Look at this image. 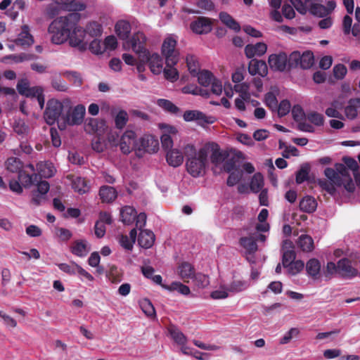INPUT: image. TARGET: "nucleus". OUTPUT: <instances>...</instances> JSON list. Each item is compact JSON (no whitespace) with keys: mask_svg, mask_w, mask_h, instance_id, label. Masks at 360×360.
I'll return each mask as SVG.
<instances>
[{"mask_svg":"<svg viewBox=\"0 0 360 360\" xmlns=\"http://www.w3.org/2000/svg\"><path fill=\"white\" fill-rule=\"evenodd\" d=\"M70 98H65L63 101H59L56 98L49 99L47 101L44 112V119L46 123L50 126L57 123L59 127V122L63 116L65 108H70Z\"/></svg>","mask_w":360,"mask_h":360,"instance_id":"f257e3e1","label":"nucleus"},{"mask_svg":"<svg viewBox=\"0 0 360 360\" xmlns=\"http://www.w3.org/2000/svg\"><path fill=\"white\" fill-rule=\"evenodd\" d=\"M86 113L85 107L79 104L74 108L70 101V108H65L63 116L59 122V129L64 130L68 126L79 125L82 123Z\"/></svg>","mask_w":360,"mask_h":360,"instance_id":"f03ea898","label":"nucleus"},{"mask_svg":"<svg viewBox=\"0 0 360 360\" xmlns=\"http://www.w3.org/2000/svg\"><path fill=\"white\" fill-rule=\"evenodd\" d=\"M208 153H210V161L215 167L224 164L231 154L232 150H221L219 146L214 142L208 143L200 148V154L207 159Z\"/></svg>","mask_w":360,"mask_h":360,"instance_id":"7ed1b4c3","label":"nucleus"},{"mask_svg":"<svg viewBox=\"0 0 360 360\" xmlns=\"http://www.w3.org/2000/svg\"><path fill=\"white\" fill-rule=\"evenodd\" d=\"M177 37L168 34L163 41L161 53L165 58L167 66H174L179 60V51L176 49Z\"/></svg>","mask_w":360,"mask_h":360,"instance_id":"20e7f679","label":"nucleus"},{"mask_svg":"<svg viewBox=\"0 0 360 360\" xmlns=\"http://www.w3.org/2000/svg\"><path fill=\"white\" fill-rule=\"evenodd\" d=\"M195 76L198 77V83L204 86H211L210 94L212 93L217 96L222 93L223 86L221 82L214 77L212 73L206 70L199 71Z\"/></svg>","mask_w":360,"mask_h":360,"instance_id":"39448f33","label":"nucleus"},{"mask_svg":"<svg viewBox=\"0 0 360 360\" xmlns=\"http://www.w3.org/2000/svg\"><path fill=\"white\" fill-rule=\"evenodd\" d=\"M70 37L69 44L71 46L77 48L80 51H84L87 48V39L86 31L79 24L69 27Z\"/></svg>","mask_w":360,"mask_h":360,"instance_id":"423d86ee","label":"nucleus"},{"mask_svg":"<svg viewBox=\"0 0 360 360\" xmlns=\"http://www.w3.org/2000/svg\"><path fill=\"white\" fill-rule=\"evenodd\" d=\"M77 24H49V32L51 34V41L56 44H61L69 39L70 25Z\"/></svg>","mask_w":360,"mask_h":360,"instance_id":"0eeeda50","label":"nucleus"},{"mask_svg":"<svg viewBox=\"0 0 360 360\" xmlns=\"http://www.w3.org/2000/svg\"><path fill=\"white\" fill-rule=\"evenodd\" d=\"M207 163L206 158L200 154V149L198 151L197 157H191L187 159L186 169L188 172L193 177L202 176L205 171Z\"/></svg>","mask_w":360,"mask_h":360,"instance_id":"6e6552de","label":"nucleus"},{"mask_svg":"<svg viewBox=\"0 0 360 360\" xmlns=\"http://www.w3.org/2000/svg\"><path fill=\"white\" fill-rule=\"evenodd\" d=\"M139 60L148 63L150 71L154 75H159L163 70V60L158 53H150L148 50L142 51Z\"/></svg>","mask_w":360,"mask_h":360,"instance_id":"1a4fd4ad","label":"nucleus"},{"mask_svg":"<svg viewBox=\"0 0 360 360\" xmlns=\"http://www.w3.org/2000/svg\"><path fill=\"white\" fill-rule=\"evenodd\" d=\"M248 236L241 237L240 245L245 250L246 253L253 254L258 248L257 242H265L266 237L263 233H252L248 230Z\"/></svg>","mask_w":360,"mask_h":360,"instance_id":"9d476101","label":"nucleus"},{"mask_svg":"<svg viewBox=\"0 0 360 360\" xmlns=\"http://www.w3.org/2000/svg\"><path fill=\"white\" fill-rule=\"evenodd\" d=\"M158 148L159 141L158 139L152 135H144L137 143V151L136 153L138 156L141 155L142 151L154 153L158 150Z\"/></svg>","mask_w":360,"mask_h":360,"instance_id":"9b49d317","label":"nucleus"},{"mask_svg":"<svg viewBox=\"0 0 360 360\" xmlns=\"http://www.w3.org/2000/svg\"><path fill=\"white\" fill-rule=\"evenodd\" d=\"M336 7L335 1H328L326 6L315 3L311 0L309 13L317 18H325L330 15Z\"/></svg>","mask_w":360,"mask_h":360,"instance_id":"f8f14e48","label":"nucleus"},{"mask_svg":"<svg viewBox=\"0 0 360 360\" xmlns=\"http://www.w3.org/2000/svg\"><path fill=\"white\" fill-rule=\"evenodd\" d=\"M18 179L25 188H30L37 181V174L34 173V167L32 164H27L18 174Z\"/></svg>","mask_w":360,"mask_h":360,"instance_id":"ddd939ff","label":"nucleus"},{"mask_svg":"<svg viewBox=\"0 0 360 360\" xmlns=\"http://www.w3.org/2000/svg\"><path fill=\"white\" fill-rule=\"evenodd\" d=\"M136 134L131 130L126 131L120 138V148L124 154L130 153L132 150L137 151V143H136Z\"/></svg>","mask_w":360,"mask_h":360,"instance_id":"4468645a","label":"nucleus"},{"mask_svg":"<svg viewBox=\"0 0 360 360\" xmlns=\"http://www.w3.org/2000/svg\"><path fill=\"white\" fill-rule=\"evenodd\" d=\"M17 90L18 93L27 98H37L44 93V89L39 86L30 87L27 79H21L17 84Z\"/></svg>","mask_w":360,"mask_h":360,"instance_id":"2eb2a0df","label":"nucleus"},{"mask_svg":"<svg viewBox=\"0 0 360 360\" xmlns=\"http://www.w3.org/2000/svg\"><path fill=\"white\" fill-rule=\"evenodd\" d=\"M268 63L272 70L283 72L288 65V56L283 52L271 54Z\"/></svg>","mask_w":360,"mask_h":360,"instance_id":"dca6fc26","label":"nucleus"},{"mask_svg":"<svg viewBox=\"0 0 360 360\" xmlns=\"http://www.w3.org/2000/svg\"><path fill=\"white\" fill-rule=\"evenodd\" d=\"M52 1L65 11H83L86 8L84 3L77 0H52Z\"/></svg>","mask_w":360,"mask_h":360,"instance_id":"f3484780","label":"nucleus"},{"mask_svg":"<svg viewBox=\"0 0 360 360\" xmlns=\"http://www.w3.org/2000/svg\"><path fill=\"white\" fill-rule=\"evenodd\" d=\"M338 271L345 278H351L358 274L357 270L354 268L350 261L347 258L341 259L338 262Z\"/></svg>","mask_w":360,"mask_h":360,"instance_id":"a211bd4d","label":"nucleus"},{"mask_svg":"<svg viewBox=\"0 0 360 360\" xmlns=\"http://www.w3.org/2000/svg\"><path fill=\"white\" fill-rule=\"evenodd\" d=\"M37 58V56L33 53H21L20 54H11L1 58V61L4 63L13 64L36 60Z\"/></svg>","mask_w":360,"mask_h":360,"instance_id":"6ab92c4d","label":"nucleus"},{"mask_svg":"<svg viewBox=\"0 0 360 360\" xmlns=\"http://www.w3.org/2000/svg\"><path fill=\"white\" fill-rule=\"evenodd\" d=\"M248 72L252 75L265 77L268 74L266 63L263 60L252 59L249 63Z\"/></svg>","mask_w":360,"mask_h":360,"instance_id":"aec40b11","label":"nucleus"},{"mask_svg":"<svg viewBox=\"0 0 360 360\" xmlns=\"http://www.w3.org/2000/svg\"><path fill=\"white\" fill-rule=\"evenodd\" d=\"M146 41V37L143 32H138L134 33L130 41L131 48L133 51L138 55L139 57L142 51H148L147 49L145 48V42Z\"/></svg>","mask_w":360,"mask_h":360,"instance_id":"412c9836","label":"nucleus"},{"mask_svg":"<svg viewBox=\"0 0 360 360\" xmlns=\"http://www.w3.org/2000/svg\"><path fill=\"white\" fill-rule=\"evenodd\" d=\"M186 122L196 121L198 123H212V117H207L203 112L198 110H186L183 115Z\"/></svg>","mask_w":360,"mask_h":360,"instance_id":"4be33fe9","label":"nucleus"},{"mask_svg":"<svg viewBox=\"0 0 360 360\" xmlns=\"http://www.w3.org/2000/svg\"><path fill=\"white\" fill-rule=\"evenodd\" d=\"M267 46L264 43L258 42L255 45L248 44L245 48V53L248 58L255 56H261L266 53Z\"/></svg>","mask_w":360,"mask_h":360,"instance_id":"5701e85b","label":"nucleus"},{"mask_svg":"<svg viewBox=\"0 0 360 360\" xmlns=\"http://www.w3.org/2000/svg\"><path fill=\"white\" fill-rule=\"evenodd\" d=\"M90 250V246L85 240H77L73 243L71 247L72 253L79 257H86Z\"/></svg>","mask_w":360,"mask_h":360,"instance_id":"b1692460","label":"nucleus"},{"mask_svg":"<svg viewBox=\"0 0 360 360\" xmlns=\"http://www.w3.org/2000/svg\"><path fill=\"white\" fill-rule=\"evenodd\" d=\"M155 238L153 231L148 229L141 230L139 235L138 243L141 248L148 249L153 246Z\"/></svg>","mask_w":360,"mask_h":360,"instance_id":"393cba45","label":"nucleus"},{"mask_svg":"<svg viewBox=\"0 0 360 360\" xmlns=\"http://www.w3.org/2000/svg\"><path fill=\"white\" fill-rule=\"evenodd\" d=\"M167 162L173 167L180 166L184 162V155L181 150L176 148L169 150L166 155Z\"/></svg>","mask_w":360,"mask_h":360,"instance_id":"a878e982","label":"nucleus"},{"mask_svg":"<svg viewBox=\"0 0 360 360\" xmlns=\"http://www.w3.org/2000/svg\"><path fill=\"white\" fill-rule=\"evenodd\" d=\"M15 42L17 45L22 46H30L34 43V39L32 35L30 33L28 25H24L22 27L21 32L19 33Z\"/></svg>","mask_w":360,"mask_h":360,"instance_id":"bb28decb","label":"nucleus"},{"mask_svg":"<svg viewBox=\"0 0 360 360\" xmlns=\"http://www.w3.org/2000/svg\"><path fill=\"white\" fill-rule=\"evenodd\" d=\"M39 175L43 178H50L55 174L56 169L53 165L49 162H39L37 165Z\"/></svg>","mask_w":360,"mask_h":360,"instance_id":"cd10ccee","label":"nucleus"},{"mask_svg":"<svg viewBox=\"0 0 360 360\" xmlns=\"http://www.w3.org/2000/svg\"><path fill=\"white\" fill-rule=\"evenodd\" d=\"M100 198L103 202H111L117 196V192L114 187L103 186L99 190Z\"/></svg>","mask_w":360,"mask_h":360,"instance_id":"c85d7f7f","label":"nucleus"},{"mask_svg":"<svg viewBox=\"0 0 360 360\" xmlns=\"http://www.w3.org/2000/svg\"><path fill=\"white\" fill-rule=\"evenodd\" d=\"M165 129L167 133H164L160 137L162 146L165 150H171L173 146V140L170 134H175L177 131L174 127L172 126H165Z\"/></svg>","mask_w":360,"mask_h":360,"instance_id":"c756f323","label":"nucleus"},{"mask_svg":"<svg viewBox=\"0 0 360 360\" xmlns=\"http://www.w3.org/2000/svg\"><path fill=\"white\" fill-rule=\"evenodd\" d=\"M178 274L185 282L188 281L195 274L194 269L188 262H183L178 266Z\"/></svg>","mask_w":360,"mask_h":360,"instance_id":"7c9ffc66","label":"nucleus"},{"mask_svg":"<svg viewBox=\"0 0 360 360\" xmlns=\"http://www.w3.org/2000/svg\"><path fill=\"white\" fill-rule=\"evenodd\" d=\"M317 207L316 200L309 195L304 197L300 202V209L307 213L314 212Z\"/></svg>","mask_w":360,"mask_h":360,"instance_id":"2f4dec72","label":"nucleus"},{"mask_svg":"<svg viewBox=\"0 0 360 360\" xmlns=\"http://www.w3.org/2000/svg\"><path fill=\"white\" fill-rule=\"evenodd\" d=\"M168 332L171 337V338L174 340V342L179 345H184V343H187V338L186 336L180 330V329L176 326L172 325L168 328Z\"/></svg>","mask_w":360,"mask_h":360,"instance_id":"473e14b6","label":"nucleus"},{"mask_svg":"<svg viewBox=\"0 0 360 360\" xmlns=\"http://www.w3.org/2000/svg\"><path fill=\"white\" fill-rule=\"evenodd\" d=\"M321 267V263L316 259H311L306 264V271L307 274L314 279L318 278Z\"/></svg>","mask_w":360,"mask_h":360,"instance_id":"72a5a7b5","label":"nucleus"},{"mask_svg":"<svg viewBox=\"0 0 360 360\" xmlns=\"http://www.w3.org/2000/svg\"><path fill=\"white\" fill-rule=\"evenodd\" d=\"M120 215L124 224H130L135 219L136 211L131 206H125L121 210Z\"/></svg>","mask_w":360,"mask_h":360,"instance_id":"f704fd0d","label":"nucleus"},{"mask_svg":"<svg viewBox=\"0 0 360 360\" xmlns=\"http://www.w3.org/2000/svg\"><path fill=\"white\" fill-rule=\"evenodd\" d=\"M162 288L171 292L177 291L184 295H188L191 292V290L187 285L178 281L172 282L170 285H162Z\"/></svg>","mask_w":360,"mask_h":360,"instance_id":"c9c22d12","label":"nucleus"},{"mask_svg":"<svg viewBox=\"0 0 360 360\" xmlns=\"http://www.w3.org/2000/svg\"><path fill=\"white\" fill-rule=\"evenodd\" d=\"M72 188L75 192L79 194H84L89 191V187L87 186L84 178L80 176L75 177L72 180Z\"/></svg>","mask_w":360,"mask_h":360,"instance_id":"e433bc0d","label":"nucleus"},{"mask_svg":"<svg viewBox=\"0 0 360 360\" xmlns=\"http://www.w3.org/2000/svg\"><path fill=\"white\" fill-rule=\"evenodd\" d=\"M250 285V283L247 281L235 280L230 283L227 286L230 292L238 293L248 289Z\"/></svg>","mask_w":360,"mask_h":360,"instance_id":"4c0bfd02","label":"nucleus"},{"mask_svg":"<svg viewBox=\"0 0 360 360\" xmlns=\"http://www.w3.org/2000/svg\"><path fill=\"white\" fill-rule=\"evenodd\" d=\"M23 163L18 158H9L6 162V167L8 172L18 174L24 167Z\"/></svg>","mask_w":360,"mask_h":360,"instance_id":"58836bf2","label":"nucleus"},{"mask_svg":"<svg viewBox=\"0 0 360 360\" xmlns=\"http://www.w3.org/2000/svg\"><path fill=\"white\" fill-rule=\"evenodd\" d=\"M356 105H360V98L350 99L349 105L345 108V115L349 120H354L357 116L358 112Z\"/></svg>","mask_w":360,"mask_h":360,"instance_id":"ea45409f","label":"nucleus"},{"mask_svg":"<svg viewBox=\"0 0 360 360\" xmlns=\"http://www.w3.org/2000/svg\"><path fill=\"white\" fill-rule=\"evenodd\" d=\"M297 245L304 252H310L314 249V240L308 235H301L298 238Z\"/></svg>","mask_w":360,"mask_h":360,"instance_id":"a19ab883","label":"nucleus"},{"mask_svg":"<svg viewBox=\"0 0 360 360\" xmlns=\"http://www.w3.org/2000/svg\"><path fill=\"white\" fill-rule=\"evenodd\" d=\"M289 1L297 11L302 15L307 14L309 11L311 0H289Z\"/></svg>","mask_w":360,"mask_h":360,"instance_id":"79ce46f5","label":"nucleus"},{"mask_svg":"<svg viewBox=\"0 0 360 360\" xmlns=\"http://www.w3.org/2000/svg\"><path fill=\"white\" fill-rule=\"evenodd\" d=\"M264 186V177L259 172L255 173L250 181V189L254 193L259 192Z\"/></svg>","mask_w":360,"mask_h":360,"instance_id":"37998d69","label":"nucleus"},{"mask_svg":"<svg viewBox=\"0 0 360 360\" xmlns=\"http://www.w3.org/2000/svg\"><path fill=\"white\" fill-rule=\"evenodd\" d=\"M186 61L190 73L195 76V75L200 71L197 58L194 55L188 54L186 58Z\"/></svg>","mask_w":360,"mask_h":360,"instance_id":"c03bdc74","label":"nucleus"},{"mask_svg":"<svg viewBox=\"0 0 360 360\" xmlns=\"http://www.w3.org/2000/svg\"><path fill=\"white\" fill-rule=\"evenodd\" d=\"M185 94H191L193 95H200L202 97L207 98L210 96V91L208 89H203L196 86H188L183 89Z\"/></svg>","mask_w":360,"mask_h":360,"instance_id":"a18cd8bd","label":"nucleus"},{"mask_svg":"<svg viewBox=\"0 0 360 360\" xmlns=\"http://www.w3.org/2000/svg\"><path fill=\"white\" fill-rule=\"evenodd\" d=\"M306 119L316 127H322L324 124V117L322 114L315 111L309 112L306 115Z\"/></svg>","mask_w":360,"mask_h":360,"instance_id":"49530a36","label":"nucleus"},{"mask_svg":"<svg viewBox=\"0 0 360 360\" xmlns=\"http://www.w3.org/2000/svg\"><path fill=\"white\" fill-rule=\"evenodd\" d=\"M314 62V54L311 51H307L303 52L300 62V66L302 69L310 68Z\"/></svg>","mask_w":360,"mask_h":360,"instance_id":"de8ad7c7","label":"nucleus"},{"mask_svg":"<svg viewBox=\"0 0 360 360\" xmlns=\"http://www.w3.org/2000/svg\"><path fill=\"white\" fill-rule=\"evenodd\" d=\"M157 103L160 108L171 114L176 115L179 111V108L169 100L160 98L158 100Z\"/></svg>","mask_w":360,"mask_h":360,"instance_id":"09e8293b","label":"nucleus"},{"mask_svg":"<svg viewBox=\"0 0 360 360\" xmlns=\"http://www.w3.org/2000/svg\"><path fill=\"white\" fill-rule=\"evenodd\" d=\"M139 305L143 312L148 317L155 316V310L152 302L147 298L142 299L139 302Z\"/></svg>","mask_w":360,"mask_h":360,"instance_id":"8fccbe9b","label":"nucleus"},{"mask_svg":"<svg viewBox=\"0 0 360 360\" xmlns=\"http://www.w3.org/2000/svg\"><path fill=\"white\" fill-rule=\"evenodd\" d=\"M319 186L324 191H326L330 195L335 198L337 196V191L334 185L330 181H328L326 179H319L318 180Z\"/></svg>","mask_w":360,"mask_h":360,"instance_id":"3c124183","label":"nucleus"},{"mask_svg":"<svg viewBox=\"0 0 360 360\" xmlns=\"http://www.w3.org/2000/svg\"><path fill=\"white\" fill-rule=\"evenodd\" d=\"M115 32L117 36L122 39L129 38L131 31V24H115Z\"/></svg>","mask_w":360,"mask_h":360,"instance_id":"603ef678","label":"nucleus"},{"mask_svg":"<svg viewBox=\"0 0 360 360\" xmlns=\"http://www.w3.org/2000/svg\"><path fill=\"white\" fill-rule=\"evenodd\" d=\"M63 75L77 86H79L82 84L81 74L78 72L67 70L63 72Z\"/></svg>","mask_w":360,"mask_h":360,"instance_id":"864d4df0","label":"nucleus"},{"mask_svg":"<svg viewBox=\"0 0 360 360\" xmlns=\"http://www.w3.org/2000/svg\"><path fill=\"white\" fill-rule=\"evenodd\" d=\"M193 283L199 288H205L210 284L209 277L203 274H195L191 278Z\"/></svg>","mask_w":360,"mask_h":360,"instance_id":"5fc2aeb1","label":"nucleus"},{"mask_svg":"<svg viewBox=\"0 0 360 360\" xmlns=\"http://www.w3.org/2000/svg\"><path fill=\"white\" fill-rule=\"evenodd\" d=\"M84 30L86 31V37H94L100 36L103 31L102 24H86Z\"/></svg>","mask_w":360,"mask_h":360,"instance_id":"6e6d98bb","label":"nucleus"},{"mask_svg":"<svg viewBox=\"0 0 360 360\" xmlns=\"http://www.w3.org/2000/svg\"><path fill=\"white\" fill-rule=\"evenodd\" d=\"M241 155V152H237L234 154V155H232V154L230 155V157L225 160V162L223 164V169L226 172H231V171H233L236 168V161L235 160L236 157L240 158Z\"/></svg>","mask_w":360,"mask_h":360,"instance_id":"4d7b16f0","label":"nucleus"},{"mask_svg":"<svg viewBox=\"0 0 360 360\" xmlns=\"http://www.w3.org/2000/svg\"><path fill=\"white\" fill-rule=\"evenodd\" d=\"M129 120L127 112L124 110H120L115 117V126L118 129H122L124 127Z\"/></svg>","mask_w":360,"mask_h":360,"instance_id":"13d9d810","label":"nucleus"},{"mask_svg":"<svg viewBox=\"0 0 360 360\" xmlns=\"http://www.w3.org/2000/svg\"><path fill=\"white\" fill-rule=\"evenodd\" d=\"M326 176L335 185L342 186V179L340 176H338V173L333 168L328 167L324 171Z\"/></svg>","mask_w":360,"mask_h":360,"instance_id":"bf43d9fd","label":"nucleus"},{"mask_svg":"<svg viewBox=\"0 0 360 360\" xmlns=\"http://www.w3.org/2000/svg\"><path fill=\"white\" fill-rule=\"evenodd\" d=\"M304 267V264L301 260H294L290 262L285 268H288V273L291 275H296Z\"/></svg>","mask_w":360,"mask_h":360,"instance_id":"052dcab7","label":"nucleus"},{"mask_svg":"<svg viewBox=\"0 0 360 360\" xmlns=\"http://www.w3.org/2000/svg\"><path fill=\"white\" fill-rule=\"evenodd\" d=\"M191 30L198 34H203L210 32L212 27V24H190Z\"/></svg>","mask_w":360,"mask_h":360,"instance_id":"680f3d73","label":"nucleus"},{"mask_svg":"<svg viewBox=\"0 0 360 360\" xmlns=\"http://www.w3.org/2000/svg\"><path fill=\"white\" fill-rule=\"evenodd\" d=\"M229 290L227 285H220L219 289L211 292V297L214 300L225 299L229 296Z\"/></svg>","mask_w":360,"mask_h":360,"instance_id":"e2e57ef3","label":"nucleus"},{"mask_svg":"<svg viewBox=\"0 0 360 360\" xmlns=\"http://www.w3.org/2000/svg\"><path fill=\"white\" fill-rule=\"evenodd\" d=\"M89 50L96 55L103 54L105 51L103 43L100 40L94 39L89 44Z\"/></svg>","mask_w":360,"mask_h":360,"instance_id":"0e129e2a","label":"nucleus"},{"mask_svg":"<svg viewBox=\"0 0 360 360\" xmlns=\"http://www.w3.org/2000/svg\"><path fill=\"white\" fill-rule=\"evenodd\" d=\"M343 24V32L345 34H348L352 31V34L356 39H360V24Z\"/></svg>","mask_w":360,"mask_h":360,"instance_id":"69168bd1","label":"nucleus"},{"mask_svg":"<svg viewBox=\"0 0 360 360\" xmlns=\"http://www.w3.org/2000/svg\"><path fill=\"white\" fill-rule=\"evenodd\" d=\"M167 68L163 70L165 77L170 82H175L179 79V72L174 66H167Z\"/></svg>","mask_w":360,"mask_h":360,"instance_id":"338daca9","label":"nucleus"},{"mask_svg":"<svg viewBox=\"0 0 360 360\" xmlns=\"http://www.w3.org/2000/svg\"><path fill=\"white\" fill-rule=\"evenodd\" d=\"M13 130L18 135L24 136L27 134L29 128L23 121L18 120L14 123Z\"/></svg>","mask_w":360,"mask_h":360,"instance_id":"774afa93","label":"nucleus"}]
</instances>
